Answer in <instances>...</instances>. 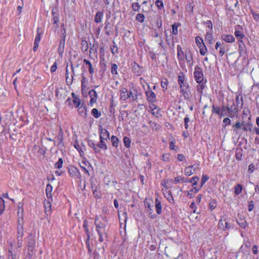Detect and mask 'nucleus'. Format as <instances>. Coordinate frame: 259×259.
I'll list each match as a JSON object with an SVG mask.
<instances>
[{
	"label": "nucleus",
	"instance_id": "nucleus-1",
	"mask_svg": "<svg viewBox=\"0 0 259 259\" xmlns=\"http://www.w3.org/2000/svg\"><path fill=\"white\" fill-rule=\"evenodd\" d=\"M95 225L96 226V230L99 235V241L100 242L103 241V236L106 237V226L107 221L104 219H100L97 218L95 220Z\"/></svg>",
	"mask_w": 259,
	"mask_h": 259
},
{
	"label": "nucleus",
	"instance_id": "nucleus-2",
	"mask_svg": "<svg viewBox=\"0 0 259 259\" xmlns=\"http://www.w3.org/2000/svg\"><path fill=\"white\" fill-rule=\"evenodd\" d=\"M178 78V81L181 88V92L185 97L186 95H188L187 93L188 88V83L185 81L184 76L183 74L179 75Z\"/></svg>",
	"mask_w": 259,
	"mask_h": 259
},
{
	"label": "nucleus",
	"instance_id": "nucleus-3",
	"mask_svg": "<svg viewBox=\"0 0 259 259\" xmlns=\"http://www.w3.org/2000/svg\"><path fill=\"white\" fill-rule=\"evenodd\" d=\"M35 246V240L34 238V236H33L32 234H30L28 237V250L29 251L28 254L29 255H32L31 252H32Z\"/></svg>",
	"mask_w": 259,
	"mask_h": 259
},
{
	"label": "nucleus",
	"instance_id": "nucleus-4",
	"mask_svg": "<svg viewBox=\"0 0 259 259\" xmlns=\"http://www.w3.org/2000/svg\"><path fill=\"white\" fill-rule=\"evenodd\" d=\"M195 80L198 83H201L203 80V74L201 69L199 67H196L194 72Z\"/></svg>",
	"mask_w": 259,
	"mask_h": 259
},
{
	"label": "nucleus",
	"instance_id": "nucleus-5",
	"mask_svg": "<svg viewBox=\"0 0 259 259\" xmlns=\"http://www.w3.org/2000/svg\"><path fill=\"white\" fill-rule=\"evenodd\" d=\"M219 228L221 230L225 231L228 230L231 228L230 225L229 224L226 219L224 217L222 218L218 224Z\"/></svg>",
	"mask_w": 259,
	"mask_h": 259
},
{
	"label": "nucleus",
	"instance_id": "nucleus-6",
	"mask_svg": "<svg viewBox=\"0 0 259 259\" xmlns=\"http://www.w3.org/2000/svg\"><path fill=\"white\" fill-rule=\"evenodd\" d=\"M120 99L121 100L125 101L127 99L130 97V95H129V93L128 92L127 90L125 88H122L121 89L120 91Z\"/></svg>",
	"mask_w": 259,
	"mask_h": 259
},
{
	"label": "nucleus",
	"instance_id": "nucleus-7",
	"mask_svg": "<svg viewBox=\"0 0 259 259\" xmlns=\"http://www.w3.org/2000/svg\"><path fill=\"white\" fill-rule=\"evenodd\" d=\"M109 138L108 132L105 128H101L100 129V140H107Z\"/></svg>",
	"mask_w": 259,
	"mask_h": 259
},
{
	"label": "nucleus",
	"instance_id": "nucleus-8",
	"mask_svg": "<svg viewBox=\"0 0 259 259\" xmlns=\"http://www.w3.org/2000/svg\"><path fill=\"white\" fill-rule=\"evenodd\" d=\"M147 100L149 102L153 103L156 100V96L154 92L151 91L146 92Z\"/></svg>",
	"mask_w": 259,
	"mask_h": 259
},
{
	"label": "nucleus",
	"instance_id": "nucleus-9",
	"mask_svg": "<svg viewBox=\"0 0 259 259\" xmlns=\"http://www.w3.org/2000/svg\"><path fill=\"white\" fill-rule=\"evenodd\" d=\"M89 94L91 97L90 103L92 104L95 103L97 101V92L94 90H91Z\"/></svg>",
	"mask_w": 259,
	"mask_h": 259
},
{
	"label": "nucleus",
	"instance_id": "nucleus-10",
	"mask_svg": "<svg viewBox=\"0 0 259 259\" xmlns=\"http://www.w3.org/2000/svg\"><path fill=\"white\" fill-rule=\"evenodd\" d=\"M53 190V187L50 184H48L46 189V193L47 198L49 199H50L51 201H53L52 198V192Z\"/></svg>",
	"mask_w": 259,
	"mask_h": 259
},
{
	"label": "nucleus",
	"instance_id": "nucleus-11",
	"mask_svg": "<svg viewBox=\"0 0 259 259\" xmlns=\"http://www.w3.org/2000/svg\"><path fill=\"white\" fill-rule=\"evenodd\" d=\"M21 210H22V212H21V215H20V216H19V217H18V231L21 230V231H23V210L22 209Z\"/></svg>",
	"mask_w": 259,
	"mask_h": 259
},
{
	"label": "nucleus",
	"instance_id": "nucleus-12",
	"mask_svg": "<svg viewBox=\"0 0 259 259\" xmlns=\"http://www.w3.org/2000/svg\"><path fill=\"white\" fill-rule=\"evenodd\" d=\"M23 236V231H21V230H18L17 236V244L19 248L21 247L22 245Z\"/></svg>",
	"mask_w": 259,
	"mask_h": 259
},
{
	"label": "nucleus",
	"instance_id": "nucleus-13",
	"mask_svg": "<svg viewBox=\"0 0 259 259\" xmlns=\"http://www.w3.org/2000/svg\"><path fill=\"white\" fill-rule=\"evenodd\" d=\"M52 201H51L50 199H49L48 200H46L44 201V206H45V209L46 211V213L49 212L50 213L51 211V202Z\"/></svg>",
	"mask_w": 259,
	"mask_h": 259
},
{
	"label": "nucleus",
	"instance_id": "nucleus-14",
	"mask_svg": "<svg viewBox=\"0 0 259 259\" xmlns=\"http://www.w3.org/2000/svg\"><path fill=\"white\" fill-rule=\"evenodd\" d=\"M65 46V37L64 38L60 40V45L58 48V53L60 56H62L63 53L64 52V49Z\"/></svg>",
	"mask_w": 259,
	"mask_h": 259
},
{
	"label": "nucleus",
	"instance_id": "nucleus-15",
	"mask_svg": "<svg viewBox=\"0 0 259 259\" xmlns=\"http://www.w3.org/2000/svg\"><path fill=\"white\" fill-rule=\"evenodd\" d=\"M227 109L228 112V115L230 117H233L235 116V114L237 112L236 108L233 106L231 107H227Z\"/></svg>",
	"mask_w": 259,
	"mask_h": 259
},
{
	"label": "nucleus",
	"instance_id": "nucleus-16",
	"mask_svg": "<svg viewBox=\"0 0 259 259\" xmlns=\"http://www.w3.org/2000/svg\"><path fill=\"white\" fill-rule=\"evenodd\" d=\"M78 113L80 116L85 118L87 116V108L86 107L81 106L78 107Z\"/></svg>",
	"mask_w": 259,
	"mask_h": 259
},
{
	"label": "nucleus",
	"instance_id": "nucleus-17",
	"mask_svg": "<svg viewBox=\"0 0 259 259\" xmlns=\"http://www.w3.org/2000/svg\"><path fill=\"white\" fill-rule=\"evenodd\" d=\"M63 132L62 131V129L60 128L59 133V134H58V135L57 136V138H58V140L60 141V142L58 144V147H59V148H61L63 146Z\"/></svg>",
	"mask_w": 259,
	"mask_h": 259
},
{
	"label": "nucleus",
	"instance_id": "nucleus-18",
	"mask_svg": "<svg viewBox=\"0 0 259 259\" xmlns=\"http://www.w3.org/2000/svg\"><path fill=\"white\" fill-rule=\"evenodd\" d=\"M70 175L72 177H78L79 173L78 169L75 167H71L69 169Z\"/></svg>",
	"mask_w": 259,
	"mask_h": 259
},
{
	"label": "nucleus",
	"instance_id": "nucleus-19",
	"mask_svg": "<svg viewBox=\"0 0 259 259\" xmlns=\"http://www.w3.org/2000/svg\"><path fill=\"white\" fill-rule=\"evenodd\" d=\"M103 13L98 11L96 15L95 18V22L99 23H100L102 21V18H103Z\"/></svg>",
	"mask_w": 259,
	"mask_h": 259
},
{
	"label": "nucleus",
	"instance_id": "nucleus-20",
	"mask_svg": "<svg viewBox=\"0 0 259 259\" xmlns=\"http://www.w3.org/2000/svg\"><path fill=\"white\" fill-rule=\"evenodd\" d=\"M194 165L187 166L185 169V172L186 175L189 176H191L194 173V171L192 170V168L194 167Z\"/></svg>",
	"mask_w": 259,
	"mask_h": 259
},
{
	"label": "nucleus",
	"instance_id": "nucleus-21",
	"mask_svg": "<svg viewBox=\"0 0 259 259\" xmlns=\"http://www.w3.org/2000/svg\"><path fill=\"white\" fill-rule=\"evenodd\" d=\"M155 207L157 213L158 214H160L161 212V204L160 202L158 201V199H156Z\"/></svg>",
	"mask_w": 259,
	"mask_h": 259
},
{
	"label": "nucleus",
	"instance_id": "nucleus-22",
	"mask_svg": "<svg viewBox=\"0 0 259 259\" xmlns=\"http://www.w3.org/2000/svg\"><path fill=\"white\" fill-rule=\"evenodd\" d=\"M53 28L56 29L58 27V22H59V15H55L53 17Z\"/></svg>",
	"mask_w": 259,
	"mask_h": 259
},
{
	"label": "nucleus",
	"instance_id": "nucleus-23",
	"mask_svg": "<svg viewBox=\"0 0 259 259\" xmlns=\"http://www.w3.org/2000/svg\"><path fill=\"white\" fill-rule=\"evenodd\" d=\"M73 75H71L70 78L69 77L68 71V66H67L66 67V81H67V83L71 84L73 81Z\"/></svg>",
	"mask_w": 259,
	"mask_h": 259
},
{
	"label": "nucleus",
	"instance_id": "nucleus-24",
	"mask_svg": "<svg viewBox=\"0 0 259 259\" xmlns=\"http://www.w3.org/2000/svg\"><path fill=\"white\" fill-rule=\"evenodd\" d=\"M223 39L225 41L228 42H232L235 40V38L233 35H231L224 36V37Z\"/></svg>",
	"mask_w": 259,
	"mask_h": 259
},
{
	"label": "nucleus",
	"instance_id": "nucleus-25",
	"mask_svg": "<svg viewBox=\"0 0 259 259\" xmlns=\"http://www.w3.org/2000/svg\"><path fill=\"white\" fill-rule=\"evenodd\" d=\"M195 41L198 47H204V44L202 38L200 36H197L195 38Z\"/></svg>",
	"mask_w": 259,
	"mask_h": 259
},
{
	"label": "nucleus",
	"instance_id": "nucleus-26",
	"mask_svg": "<svg viewBox=\"0 0 259 259\" xmlns=\"http://www.w3.org/2000/svg\"><path fill=\"white\" fill-rule=\"evenodd\" d=\"M91 113L93 116H94L95 118H99L101 116V112H99L97 109L94 108L92 109Z\"/></svg>",
	"mask_w": 259,
	"mask_h": 259
},
{
	"label": "nucleus",
	"instance_id": "nucleus-27",
	"mask_svg": "<svg viewBox=\"0 0 259 259\" xmlns=\"http://www.w3.org/2000/svg\"><path fill=\"white\" fill-rule=\"evenodd\" d=\"M111 140L112 143V145L115 147H117L118 146L119 141L118 139L114 136H112Z\"/></svg>",
	"mask_w": 259,
	"mask_h": 259
},
{
	"label": "nucleus",
	"instance_id": "nucleus-28",
	"mask_svg": "<svg viewBox=\"0 0 259 259\" xmlns=\"http://www.w3.org/2000/svg\"><path fill=\"white\" fill-rule=\"evenodd\" d=\"M83 62L85 63L86 64L90 65V68H89V71L90 74H93L94 73V68L92 67V65L91 63L87 59L83 60Z\"/></svg>",
	"mask_w": 259,
	"mask_h": 259
},
{
	"label": "nucleus",
	"instance_id": "nucleus-29",
	"mask_svg": "<svg viewBox=\"0 0 259 259\" xmlns=\"http://www.w3.org/2000/svg\"><path fill=\"white\" fill-rule=\"evenodd\" d=\"M252 124L250 122H247L246 125H244V126L242 127V130L244 131H252L251 130Z\"/></svg>",
	"mask_w": 259,
	"mask_h": 259
},
{
	"label": "nucleus",
	"instance_id": "nucleus-30",
	"mask_svg": "<svg viewBox=\"0 0 259 259\" xmlns=\"http://www.w3.org/2000/svg\"><path fill=\"white\" fill-rule=\"evenodd\" d=\"M177 55L178 57L180 59H182L183 58V52L181 47L178 46L177 48Z\"/></svg>",
	"mask_w": 259,
	"mask_h": 259
},
{
	"label": "nucleus",
	"instance_id": "nucleus-31",
	"mask_svg": "<svg viewBox=\"0 0 259 259\" xmlns=\"http://www.w3.org/2000/svg\"><path fill=\"white\" fill-rule=\"evenodd\" d=\"M242 190V187L241 185L238 184L235 187V193L236 195H239Z\"/></svg>",
	"mask_w": 259,
	"mask_h": 259
},
{
	"label": "nucleus",
	"instance_id": "nucleus-32",
	"mask_svg": "<svg viewBox=\"0 0 259 259\" xmlns=\"http://www.w3.org/2000/svg\"><path fill=\"white\" fill-rule=\"evenodd\" d=\"M123 143L124 144V146L126 148H130V147L131 140L128 137H125L123 138Z\"/></svg>",
	"mask_w": 259,
	"mask_h": 259
},
{
	"label": "nucleus",
	"instance_id": "nucleus-33",
	"mask_svg": "<svg viewBox=\"0 0 259 259\" xmlns=\"http://www.w3.org/2000/svg\"><path fill=\"white\" fill-rule=\"evenodd\" d=\"M63 162V160L62 158H59L58 161L55 164V168H61L62 167Z\"/></svg>",
	"mask_w": 259,
	"mask_h": 259
},
{
	"label": "nucleus",
	"instance_id": "nucleus-34",
	"mask_svg": "<svg viewBox=\"0 0 259 259\" xmlns=\"http://www.w3.org/2000/svg\"><path fill=\"white\" fill-rule=\"evenodd\" d=\"M144 18L145 16L143 14H138L136 16V20L141 23L144 22Z\"/></svg>",
	"mask_w": 259,
	"mask_h": 259
},
{
	"label": "nucleus",
	"instance_id": "nucleus-35",
	"mask_svg": "<svg viewBox=\"0 0 259 259\" xmlns=\"http://www.w3.org/2000/svg\"><path fill=\"white\" fill-rule=\"evenodd\" d=\"M8 259H17L16 254H14L10 249L8 251Z\"/></svg>",
	"mask_w": 259,
	"mask_h": 259
},
{
	"label": "nucleus",
	"instance_id": "nucleus-36",
	"mask_svg": "<svg viewBox=\"0 0 259 259\" xmlns=\"http://www.w3.org/2000/svg\"><path fill=\"white\" fill-rule=\"evenodd\" d=\"M98 146L101 149H107V146L103 140H100V142L98 144Z\"/></svg>",
	"mask_w": 259,
	"mask_h": 259
},
{
	"label": "nucleus",
	"instance_id": "nucleus-37",
	"mask_svg": "<svg viewBox=\"0 0 259 259\" xmlns=\"http://www.w3.org/2000/svg\"><path fill=\"white\" fill-rule=\"evenodd\" d=\"M117 66L115 64H112L111 71L113 74H116L117 73Z\"/></svg>",
	"mask_w": 259,
	"mask_h": 259
},
{
	"label": "nucleus",
	"instance_id": "nucleus-38",
	"mask_svg": "<svg viewBox=\"0 0 259 259\" xmlns=\"http://www.w3.org/2000/svg\"><path fill=\"white\" fill-rule=\"evenodd\" d=\"M199 178V177H193L192 178H191L190 180H189V182L191 183H192V185L194 186V185H196L197 183V182L198 181Z\"/></svg>",
	"mask_w": 259,
	"mask_h": 259
},
{
	"label": "nucleus",
	"instance_id": "nucleus-39",
	"mask_svg": "<svg viewBox=\"0 0 259 259\" xmlns=\"http://www.w3.org/2000/svg\"><path fill=\"white\" fill-rule=\"evenodd\" d=\"M234 131L236 133H237V129L242 128L241 124L240 122H237L234 125H233Z\"/></svg>",
	"mask_w": 259,
	"mask_h": 259
},
{
	"label": "nucleus",
	"instance_id": "nucleus-40",
	"mask_svg": "<svg viewBox=\"0 0 259 259\" xmlns=\"http://www.w3.org/2000/svg\"><path fill=\"white\" fill-rule=\"evenodd\" d=\"M140 6L138 3H135L132 4V8L134 11L138 12L139 11Z\"/></svg>",
	"mask_w": 259,
	"mask_h": 259
},
{
	"label": "nucleus",
	"instance_id": "nucleus-41",
	"mask_svg": "<svg viewBox=\"0 0 259 259\" xmlns=\"http://www.w3.org/2000/svg\"><path fill=\"white\" fill-rule=\"evenodd\" d=\"M175 181L176 182H186L187 181V179L185 177H177L175 178Z\"/></svg>",
	"mask_w": 259,
	"mask_h": 259
},
{
	"label": "nucleus",
	"instance_id": "nucleus-42",
	"mask_svg": "<svg viewBox=\"0 0 259 259\" xmlns=\"http://www.w3.org/2000/svg\"><path fill=\"white\" fill-rule=\"evenodd\" d=\"M208 179L209 177L207 175H203L201 179V187H202Z\"/></svg>",
	"mask_w": 259,
	"mask_h": 259
},
{
	"label": "nucleus",
	"instance_id": "nucleus-43",
	"mask_svg": "<svg viewBox=\"0 0 259 259\" xmlns=\"http://www.w3.org/2000/svg\"><path fill=\"white\" fill-rule=\"evenodd\" d=\"M111 51L113 55H115L118 53V48L116 45H112L111 47Z\"/></svg>",
	"mask_w": 259,
	"mask_h": 259
},
{
	"label": "nucleus",
	"instance_id": "nucleus-44",
	"mask_svg": "<svg viewBox=\"0 0 259 259\" xmlns=\"http://www.w3.org/2000/svg\"><path fill=\"white\" fill-rule=\"evenodd\" d=\"M238 223L243 228H246L247 225L246 222L243 220H240V221L238 222Z\"/></svg>",
	"mask_w": 259,
	"mask_h": 259
},
{
	"label": "nucleus",
	"instance_id": "nucleus-45",
	"mask_svg": "<svg viewBox=\"0 0 259 259\" xmlns=\"http://www.w3.org/2000/svg\"><path fill=\"white\" fill-rule=\"evenodd\" d=\"M198 47L200 49V54L201 55L204 56L207 52V49H206L205 46L204 45V47Z\"/></svg>",
	"mask_w": 259,
	"mask_h": 259
},
{
	"label": "nucleus",
	"instance_id": "nucleus-46",
	"mask_svg": "<svg viewBox=\"0 0 259 259\" xmlns=\"http://www.w3.org/2000/svg\"><path fill=\"white\" fill-rule=\"evenodd\" d=\"M186 59L187 62L188 63H192V56L190 53L188 54H186L185 55Z\"/></svg>",
	"mask_w": 259,
	"mask_h": 259
},
{
	"label": "nucleus",
	"instance_id": "nucleus-47",
	"mask_svg": "<svg viewBox=\"0 0 259 259\" xmlns=\"http://www.w3.org/2000/svg\"><path fill=\"white\" fill-rule=\"evenodd\" d=\"M166 197L167 198L168 201L170 202V203H172L174 202L173 197L171 194L170 193V192H168L167 196H166Z\"/></svg>",
	"mask_w": 259,
	"mask_h": 259
},
{
	"label": "nucleus",
	"instance_id": "nucleus-48",
	"mask_svg": "<svg viewBox=\"0 0 259 259\" xmlns=\"http://www.w3.org/2000/svg\"><path fill=\"white\" fill-rule=\"evenodd\" d=\"M235 35L236 37H240V38H242L244 36L243 33L238 30L235 31Z\"/></svg>",
	"mask_w": 259,
	"mask_h": 259
},
{
	"label": "nucleus",
	"instance_id": "nucleus-49",
	"mask_svg": "<svg viewBox=\"0 0 259 259\" xmlns=\"http://www.w3.org/2000/svg\"><path fill=\"white\" fill-rule=\"evenodd\" d=\"M73 102H74L75 107H78L79 105L80 104V100L77 98H75L73 100Z\"/></svg>",
	"mask_w": 259,
	"mask_h": 259
},
{
	"label": "nucleus",
	"instance_id": "nucleus-50",
	"mask_svg": "<svg viewBox=\"0 0 259 259\" xmlns=\"http://www.w3.org/2000/svg\"><path fill=\"white\" fill-rule=\"evenodd\" d=\"M74 147L79 151L80 155L82 154V153H83L82 150L80 149V146L77 142H75V143L74 144Z\"/></svg>",
	"mask_w": 259,
	"mask_h": 259
},
{
	"label": "nucleus",
	"instance_id": "nucleus-51",
	"mask_svg": "<svg viewBox=\"0 0 259 259\" xmlns=\"http://www.w3.org/2000/svg\"><path fill=\"white\" fill-rule=\"evenodd\" d=\"M254 208V203L253 201L251 200L249 202V205H248V210L249 211H251L253 210Z\"/></svg>",
	"mask_w": 259,
	"mask_h": 259
},
{
	"label": "nucleus",
	"instance_id": "nucleus-52",
	"mask_svg": "<svg viewBox=\"0 0 259 259\" xmlns=\"http://www.w3.org/2000/svg\"><path fill=\"white\" fill-rule=\"evenodd\" d=\"M89 145L90 147L94 148L95 152L98 153L99 152V150L95 147V144L94 143L92 142L91 141H89Z\"/></svg>",
	"mask_w": 259,
	"mask_h": 259
},
{
	"label": "nucleus",
	"instance_id": "nucleus-53",
	"mask_svg": "<svg viewBox=\"0 0 259 259\" xmlns=\"http://www.w3.org/2000/svg\"><path fill=\"white\" fill-rule=\"evenodd\" d=\"M184 121H185V127L186 129H188L189 128L188 122L190 121L189 118L186 117L184 119Z\"/></svg>",
	"mask_w": 259,
	"mask_h": 259
},
{
	"label": "nucleus",
	"instance_id": "nucleus-54",
	"mask_svg": "<svg viewBox=\"0 0 259 259\" xmlns=\"http://www.w3.org/2000/svg\"><path fill=\"white\" fill-rule=\"evenodd\" d=\"M205 39L210 41V42H211V41L212 39V34L210 33H207L205 35Z\"/></svg>",
	"mask_w": 259,
	"mask_h": 259
},
{
	"label": "nucleus",
	"instance_id": "nucleus-55",
	"mask_svg": "<svg viewBox=\"0 0 259 259\" xmlns=\"http://www.w3.org/2000/svg\"><path fill=\"white\" fill-rule=\"evenodd\" d=\"M212 111L213 112H214L217 113V114H220V107H215L214 106H212Z\"/></svg>",
	"mask_w": 259,
	"mask_h": 259
},
{
	"label": "nucleus",
	"instance_id": "nucleus-56",
	"mask_svg": "<svg viewBox=\"0 0 259 259\" xmlns=\"http://www.w3.org/2000/svg\"><path fill=\"white\" fill-rule=\"evenodd\" d=\"M194 6L192 5V3H190L189 5L186 7V9L190 11L191 13L193 12Z\"/></svg>",
	"mask_w": 259,
	"mask_h": 259
},
{
	"label": "nucleus",
	"instance_id": "nucleus-57",
	"mask_svg": "<svg viewBox=\"0 0 259 259\" xmlns=\"http://www.w3.org/2000/svg\"><path fill=\"white\" fill-rule=\"evenodd\" d=\"M58 11V10L57 8L55 7V8H53L52 11V16L54 17V16H55V15H59Z\"/></svg>",
	"mask_w": 259,
	"mask_h": 259
},
{
	"label": "nucleus",
	"instance_id": "nucleus-58",
	"mask_svg": "<svg viewBox=\"0 0 259 259\" xmlns=\"http://www.w3.org/2000/svg\"><path fill=\"white\" fill-rule=\"evenodd\" d=\"M0 208H5V201L2 198H0Z\"/></svg>",
	"mask_w": 259,
	"mask_h": 259
},
{
	"label": "nucleus",
	"instance_id": "nucleus-59",
	"mask_svg": "<svg viewBox=\"0 0 259 259\" xmlns=\"http://www.w3.org/2000/svg\"><path fill=\"white\" fill-rule=\"evenodd\" d=\"M155 4L157 6V7H158L159 8L162 7L163 6L162 2L160 0L156 1Z\"/></svg>",
	"mask_w": 259,
	"mask_h": 259
},
{
	"label": "nucleus",
	"instance_id": "nucleus-60",
	"mask_svg": "<svg viewBox=\"0 0 259 259\" xmlns=\"http://www.w3.org/2000/svg\"><path fill=\"white\" fill-rule=\"evenodd\" d=\"M88 222L87 220H84L83 224V227L84 229V230L86 232H88L89 230L88 229Z\"/></svg>",
	"mask_w": 259,
	"mask_h": 259
},
{
	"label": "nucleus",
	"instance_id": "nucleus-61",
	"mask_svg": "<svg viewBox=\"0 0 259 259\" xmlns=\"http://www.w3.org/2000/svg\"><path fill=\"white\" fill-rule=\"evenodd\" d=\"M57 63L55 62L54 64L53 65V66L51 68V71L52 72H55L57 69Z\"/></svg>",
	"mask_w": 259,
	"mask_h": 259
},
{
	"label": "nucleus",
	"instance_id": "nucleus-62",
	"mask_svg": "<svg viewBox=\"0 0 259 259\" xmlns=\"http://www.w3.org/2000/svg\"><path fill=\"white\" fill-rule=\"evenodd\" d=\"M172 33L174 34H177L178 33V28L177 26L175 25H172Z\"/></svg>",
	"mask_w": 259,
	"mask_h": 259
},
{
	"label": "nucleus",
	"instance_id": "nucleus-63",
	"mask_svg": "<svg viewBox=\"0 0 259 259\" xmlns=\"http://www.w3.org/2000/svg\"><path fill=\"white\" fill-rule=\"evenodd\" d=\"M223 122L226 125H228L230 124L231 120L229 118L227 117L224 119Z\"/></svg>",
	"mask_w": 259,
	"mask_h": 259
},
{
	"label": "nucleus",
	"instance_id": "nucleus-64",
	"mask_svg": "<svg viewBox=\"0 0 259 259\" xmlns=\"http://www.w3.org/2000/svg\"><path fill=\"white\" fill-rule=\"evenodd\" d=\"M169 159V154H165L162 155V160L163 161H167Z\"/></svg>",
	"mask_w": 259,
	"mask_h": 259
}]
</instances>
